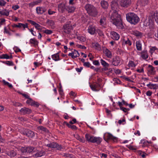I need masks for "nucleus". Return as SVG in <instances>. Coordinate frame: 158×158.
Wrapping results in <instances>:
<instances>
[{
  "instance_id": "1",
  "label": "nucleus",
  "mask_w": 158,
  "mask_h": 158,
  "mask_svg": "<svg viewBox=\"0 0 158 158\" xmlns=\"http://www.w3.org/2000/svg\"><path fill=\"white\" fill-rule=\"evenodd\" d=\"M117 3L115 1L112 2L111 8L112 10L111 11V14L110 16V21L115 25L118 28H121L123 26L121 19V16L117 10H115L117 6Z\"/></svg>"
},
{
  "instance_id": "2",
  "label": "nucleus",
  "mask_w": 158,
  "mask_h": 158,
  "mask_svg": "<svg viewBox=\"0 0 158 158\" xmlns=\"http://www.w3.org/2000/svg\"><path fill=\"white\" fill-rule=\"evenodd\" d=\"M127 20L131 24L135 25L139 23L140 19L136 14L130 12L126 15Z\"/></svg>"
},
{
  "instance_id": "3",
  "label": "nucleus",
  "mask_w": 158,
  "mask_h": 158,
  "mask_svg": "<svg viewBox=\"0 0 158 158\" xmlns=\"http://www.w3.org/2000/svg\"><path fill=\"white\" fill-rule=\"evenodd\" d=\"M85 8L89 15L95 17L98 15L97 10L93 5L90 4H86L85 6Z\"/></svg>"
},
{
  "instance_id": "4",
  "label": "nucleus",
  "mask_w": 158,
  "mask_h": 158,
  "mask_svg": "<svg viewBox=\"0 0 158 158\" xmlns=\"http://www.w3.org/2000/svg\"><path fill=\"white\" fill-rule=\"evenodd\" d=\"M85 138L86 140L88 142L92 143H96L97 144H100L102 141V139L99 137H94L86 134L85 135Z\"/></svg>"
},
{
  "instance_id": "5",
  "label": "nucleus",
  "mask_w": 158,
  "mask_h": 158,
  "mask_svg": "<svg viewBox=\"0 0 158 158\" xmlns=\"http://www.w3.org/2000/svg\"><path fill=\"white\" fill-rule=\"evenodd\" d=\"M75 26V24L72 26L70 21L67 22L63 25L62 30L65 33L69 34L70 33L71 31L73 30V27Z\"/></svg>"
},
{
  "instance_id": "6",
  "label": "nucleus",
  "mask_w": 158,
  "mask_h": 158,
  "mask_svg": "<svg viewBox=\"0 0 158 158\" xmlns=\"http://www.w3.org/2000/svg\"><path fill=\"white\" fill-rule=\"evenodd\" d=\"M122 59L119 56L113 58L111 60V64L114 66H118L122 64Z\"/></svg>"
},
{
  "instance_id": "7",
  "label": "nucleus",
  "mask_w": 158,
  "mask_h": 158,
  "mask_svg": "<svg viewBox=\"0 0 158 158\" xmlns=\"http://www.w3.org/2000/svg\"><path fill=\"white\" fill-rule=\"evenodd\" d=\"M121 41L123 46L125 45L130 46L132 44L131 42L127 37H123L121 38Z\"/></svg>"
},
{
  "instance_id": "8",
  "label": "nucleus",
  "mask_w": 158,
  "mask_h": 158,
  "mask_svg": "<svg viewBox=\"0 0 158 158\" xmlns=\"http://www.w3.org/2000/svg\"><path fill=\"white\" fill-rule=\"evenodd\" d=\"M96 27L95 25H91L88 27V32L91 35H94L96 33Z\"/></svg>"
},
{
  "instance_id": "9",
  "label": "nucleus",
  "mask_w": 158,
  "mask_h": 158,
  "mask_svg": "<svg viewBox=\"0 0 158 158\" xmlns=\"http://www.w3.org/2000/svg\"><path fill=\"white\" fill-rule=\"evenodd\" d=\"M131 0H119V3L123 7H127L130 4Z\"/></svg>"
},
{
  "instance_id": "10",
  "label": "nucleus",
  "mask_w": 158,
  "mask_h": 158,
  "mask_svg": "<svg viewBox=\"0 0 158 158\" xmlns=\"http://www.w3.org/2000/svg\"><path fill=\"white\" fill-rule=\"evenodd\" d=\"M20 113L23 115L26 114H30L31 112V110L28 108L24 107L22 108L20 110Z\"/></svg>"
},
{
  "instance_id": "11",
  "label": "nucleus",
  "mask_w": 158,
  "mask_h": 158,
  "mask_svg": "<svg viewBox=\"0 0 158 158\" xmlns=\"http://www.w3.org/2000/svg\"><path fill=\"white\" fill-rule=\"evenodd\" d=\"M147 70L148 74L154 75L156 73L155 68L150 64L148 65L147 67Z\"/></svg>"
},
{
  "instance_id": "12",
  "label": "nucleus",
  "mask_w": 158,
  "mask_h": 158,
  "mask_svg": "<svg viewBox=\"0 0 158 158\" xmlns=\"http://www.w3.org/2000/svg\"><path fill=\"white\" fill-rule=\"evenodd\" d=\"M24 135L30 138H32L35 136L34 132L28 129H26L23 133Z\"/></svg>"
},
{
  "instance_id": "13",
  "label": "nucleus",
  "mask_w": 158,
  "mask_h": 158,
  "mask_svg": "<svg viewBox=\"0 0 158 158\" xmlns=\"http://www.w3.org/2000/svg\"><path fill=\"white\" fill-rule=\"evenodd\" d=\"M26 103L30 105L34 106L36 107H38L40 105L38 102L33 101L31 98L28 99L26 101Z\"/></svg>"
},
{
  "instance_id": "14",
  "label": "nucleus",
  "mask_w": 158,
  "mask_h": 158,
  "mask_svg": "<svg viewBox=\"0 0 158 158\" xmlns=\"http://www.w3.org/2000/svg\"><path fill=\"white\" fill-rule=\"evenodd\" d=\"M103 51L104 54L107 58H111L112 57V52L108 49L105 48L103 49Z\"/></svg>"
},
{
  "instance_id": "15",
  "label": "nucleus",
  "mask_w": 158,
  "mask_h": 158,
  "mask_svg": "<svg viewBox=\"0 0 158 158\" xmlns=\"http://www.w3.org/2000/svg\"><path fill=\"white\" fill-rule=\"evenodd\" d=\"M111 38L114 40H118L119 38V35L116 32L114 31H111L110 32Z\"/></svg>"
},
{
  "instance_id": "16",
  "label": "nucleus",
  "mask_w": 158,
  "mask_h": 158,
  "mask_svg": "<svg viewBox=\"0 0 158 158\" xmlns=\"http://www.w3.org/2000/svg\"><path fill=\"white\" fill-rule=\"evenodd\" d=\"M6 154L11 157H14L17 155V153L16 150H11L6 152Z\"/></svg>"
},
{
  "instance_id": "17",
  "label": "nucleus",
  "mask_w": 158,
  "mask_h": 158,
  "mask_svg": "<svg viewBox=\"0 0 158 158\" xmlns=\"http://www.w3.org/2000/svg\"><path fill=\"white\" fill-rule=\"evenodd\" d=\"M90 86L93 91H98L100 90V89L99 88L100 87V85L98 83H96L93 85H90Z\"/></svg>"
},
{
  "instance_id": "18",
  "label": "nucleus",
  "mask_w": 158,
  "mask_h": 158,
  "mask_svg": "<svg viewBox=\"0 0 158 158\" xmlns=\"http://www.w3.org/2000/svg\"><path fill=\"white\" fill-rule=\"evenodd\" d=\"M69 56H71L73 59H75L78 57L80 55L78 51L74 50L72 52L69 53L68 54Z\"/></svg>"
},
{
  "instance_id": "19",
  "label": "nucleus",
  "mask_w": 158,
  "mask_h": 158,
  "mask_svg": "<svg viewBox=\"0 0 158 158\" xmlns=\"http://www.w3.org/2000/svg\"><path fill=\"white\" fill-rule=\"evenodd\" d=\"M36 10L38 14H42L46 11V9L44 7H37L36 9Z\"/></svg>"
},
{
  "instance_id": "20",
  "label": "nucleus",
  "mask_w": 158,
  "mask_h": 158,
  "mask_svg": "<svg viewBox=\"0 0 158 158\" xmlns=\"http://www.w3.org/2000/svg\"><path fill=\"white\" fill-rule=\"evenodd\" d=\"M105 139L107 141L110 139H112L114 140L116 139V138L113 136L111 134L107 133H106L105 135Z\"/></svg>"
},
{
  "instance_id": "21",
  "label": "nucleus",
  "mask_w": 158,
  "mask_h": 158,
  "mask_svg": "<svg viewBox=\"0 0 158 158\" xmlns=\"http://www.w3.org/2000/svg\"><path fill=\"white\" fill-rule=\"evenodd\" d=\"M59 52H58L52 55V58L53 60L56 61L60 60L61 59L59 56Z\"/></svg>"
},
{
  "instance_id": "22",
  "label": "nucleus",
  "mask_w": 158,
  "mask_h": 158,
  "mask_svg": "<svg viewBox=\"0 0 158 158\" xmlns=\"http://www.w3.org/2000/svg\"><path fill=\"white\" fill-rule=\"evenodd\" d=\"M141 56L143 59L146 60L148 57V53L146 50H144L141 53Z\"/></svg>"
},
{
  "instance_id": "23",
  "label": "nucleus",
  "mask_w": 158,
  "mask_h": 158,
  "mask_svg": "<svg viewBox=\"0 0 158 158\" xmlns=\"http://www.w3.org/2000/svg\"><path fill=\"white\" fill-rule=\"evenodd\" d=\"M76 9V7L74 6H69L67 7L66 10L69 13H73L75 11Z\"/></svg>"
},
{
  "instance_id": "24",
  "label": "nucleus",
  "mask_w": 158,
  "mask_h": 158,
  "mask_svg": "<svg viewBox=\"0 0 158 158\" xmlns=\"http://www.w3.org/2000/svg\"><path fill=\"white\" fill-rule=\"evenodd\" d=\"M138 3L143 6L147 5L149 3L148 0H139Z\"/></svg>"
},
{
  "instance_id": "25",
  "label": "nucleus",
  "mask_w": 158,
  "mask_h": 158,
  "mask_svg": "<svg viewBox=\"0 0 158 158\" xmlns=\"http://www.w3.org/2000/svg\"><path fill=\"white\" fill-rule=\"evenodd\" d=\"M45 154V151H44L41 150L37 152L34 154V156L36 157H40L44 155Z\"/></svg>"
},
{
  "instance_id": "26",
  "label": "nucleus",
  "mask_w": 158,
  "mask_h": 158,
  "mask_svg": "<svg viewBox=\"0 0 158 158\" xmlns=\"http://www.w3.org/2000/svg\"><path fill=\"white\" fill-rule=\"evenodd\" d=\"M65 9V6L64 4L61 3L58 6V10L60 12H63Z\"/></svg>"
},
{
  "instance_id": "27",
  "label": "nucleus",
  "mask_w": 158,
  "mask_h": 158,
  "mask_svg": "<svg viewBox=\"0 0 158 158\" xmlns=\"http://www.w3.org/2000/svg\"><path fill=\"white\" fill-rule=\"evenodd\" d=\"M135 45L138 51H141L142 49V44L141 42L139 41H136L135 43Z\"/></svg>"
},
{
  "instance_id": "28",
  "label": "nucleus",
  "mask_w": 158,
  "mask_h": 158,
  "mask_svg": "<svg viewBox=\"0 0 158 158\" xmlns=\"http://www.w3.org/2000/svg\"><path fill=\"white\" fill-rule=\"evenodd\" d=\"M99 23L101 26L105 27L106 24V18L104 17H102L100 20Z\"/></svg>"
},
{
  "instance_id": "29",
  "label": "nucleus",
  "mask_w": 158,
  "mask_h": 158,
  "mask_svg": "<svg viewBox=\"0 0 158 158\" xmlns=\"http://www.w3.org/2000/svg\"><path fill=\"white\" fill-rule=\"evenodd\" d=\"M10 10H7L6 9H4L2 10V15L8 16L10 14Z\"/></svg>"
},
{
  "instance_id": "30",
  "label": "nucleus",
  "mask_w": 158,
  "mask_h": 158,
  "mask_svg": "<svg viewBox=\"0 0 158 158\" xmlns=\"http://www.w3.org/2000/svg\"><path fill=\"white\" fill-rule=\"evenodd\" d=\"M101 4L102 7L105 9L107 8L108 6V2L104 0L101 1Z\"/></svg>"
},
{
  "instance_id": "31",
  "label": "nucleus",
  "mask_w": 158,
  "mask_h": 158,
  "mask_svg": "<svg viewBox=\"0 0 158 158\" xmlns=\"http://www.w3.org/2000/svg\"><path fill=\"white\" fill-rule=\"evenodd\" d=\"M55 148H56L57 150L60 151H63L64 149L63 147L61 145L57 143H56Z\"/></svg>"
},
{
  "instance_id": "32",
  "label": "nucleus",
  "mask_w": 158,
  "mask_h": 158,
  "mask_svg": "<svg viewBox=\"0 0 158 158\" xmlns=\"http://www.w3.org/2000/svg\"><path fill=\"white\" fill-rule=\"evenodd\" d=\"M19 28H23V30H24L25 29V28H27L28 29V24L27 23H26L25 24L22 23H19Z\"/></svg>"
},
{
  "instance_id": "33",
  "label": "nucleus",
  "mask_w": 158,
  "mask_h": 158,
  "mask_svg": "<svg viewBox=\"0 0 158 158\" xmlns=\"http://www.w3.org/2000/svg\"><path fill=\"white\" fill-rule=\"evenodd\" d=\"M30 42L34 46L37 45L38 44V41L35 38L31 39L30 40Z\"/></svg>"
},
{
  "instance_id": "34",
  "label": "nucleus",
  "mask_w": 158,
  "mask_h": 158,
  "mask_svg": "<svg viewBox=\"0 0 158 158\" xmlns=\"http://www.w3.org/2000/svg\"><path fill=\"white\" fill-rule=\"evenodd\" d=\"M100 61L101 63L103 66L104 67H108L109 66V64L103 59H101Z\"/></svg>"
},
{
  "instance_id": "35",
  "label": "nucleus",
  "mask_w": 158,
  "mask_h": 158,
  "mask_svg": "<svg viewBox=\"0 0 158 158\" xmlns=\"http://www.w3.org/2000/svg\"><path fill=\"white\" fill-rule=\"evenodd\" d=\"M126 147L128 148L130 150L135 151L137 149V147L135 146H132L131 145H127Z\"/></svg>"
},
{
  "instance_id": "36",
  "label": "nucleus",
  "mask_w": 158,
  "mask_h": 158,
  "mask_svg": "<svg viewBox=\"0 0 158 158\" xmlns=\"http://www.w3.org/2000/svg\"><path fill=\"white\" fill-rule=\"evenodd\" d=\"M136 65V64L132 60L129 61L127 66L129 67L134 68Z\"/></svg>"
},
{
  "instance_id": "37",
  "label": "nucleus",
  "mask_w": 158,
  "mask_h": 158,
  "mask_svg": "<svg viewBox=\"0 0 158 158\" xmlns=\"http://www.w3.org/2000/svg\"><path fill=\"white\" fill-rule=\"evenodd\" d=\"M75 137L77 140L82 143H84L85 142V139L84 137H81L78 135H76Z\"/></svg>"
},
{
  "instance_id": "38",
  "label": "nucleus",
  "mask_w": 158,
  "mask_h": 158,
  "mask_svg": "<svg viewBox=\"0 0 158 158\" xmlns=\"http://www.w3.org/2000/svg\"><path fill=\"white\" fill-rule=\"evenodd\" d=\"M133 34L137 37H141L142 35V33L139 31H133Z\"/></svg>"
},
{
  "instance_id": "39",
  "label": "nucleus",
  "mask_w": 158,
  "mask_h": 158,
  "mask_svg": "<svg viewBox=\"0 0 158 158\" xmlns=\"http://www.w3.org/2000/svg\"><path fill=\"white\" fill-rule=\"evenodd\" d=\"M64 123L69 127L71 128L72 129L76 130L77 129V127L76 126L70 125L66 122H64Z\"/></svg>"
},
{
  "instance_id": "40",
  "label": "nucleus",
  "mask_w": 158,
  "mask_h": 158,
  "mask_svg": "<svg viewBox=\"0 0 158 158\" xmlns=\"http://www.w3.org/2000/svg\"><path fill=\"white\" fill-rule=\"evenodd\" d=\"M26 152L29 153L33 151L34 148L31 147H26Z\"/></svg>"
},
{
  "instance_id": "41",
  "label": "nucleus",
  "mask_w": 158,
  "mask_h": 158,
  "mask_svg": "<svg viewBox=\"0 0 158 158\" xmlns=\"http://www.w3.org/2000/svg\"><path fill=\"white\" fill-rule=\"evenodd\" d=\"M56 143V142L50 143L46 145V146L51 148H55Z\"/></svg>"
},
{
  "instance_id": "42",
  "label": "nucleus",
  "mask_w": 158,
  "mask_h": 158,
  "mask_svg": "<svg viewBox=\"0 0 158 158\" xmlns=\"http://www.w3.org/2000/svg\"><path fill=\"white\" fill-rule=\"evenodd\" d=\"M38 129L39 130H41L42 131L47 132H48V130H47V129L45 127H43L42 126H39L38 127Z\"/></svg>"
},
{
  "instance_id": "43",
  "label": "nucleus",
  "mask_w": 158,
  "mask_h": 158,
  "mask_svg": "<svg viewBox=\"0 0 158 158\" xmlns=\"http://www.w3.org/2000/svg\"><path fill=\"white\" fill-rule=\"evenodd\" d=\"M77 38L81 42H85L86 40L85 38L82 36H78L77 37Z\"/></svg>"
},
{
  "instance_id": "44",
  "label": "nucleus",
  "mask_w": 158,
  "mask_h": 158,
  "mask_svg": "<svg viewBox=\"0 0 158 158\" xmlns=\"http://www.w3.org/2000/svg\"><path fill=\"white\" fill-rule=\"evenodd\" d=\"M147 86L151 89H156V84H153L150 83L148 84Z\"/></svg>"
},
{
  "instance_id": "45",
  "label": "nucleus",
  "mask_w": 158,
  "mask_h": 158,
  "mask_svg": "<svg viewBox=\"0 0 158 158\" xmlns=\"http://www.w3.org/2000/svg\"><path fill=\"white\" fill-rule=\"evenodd\" d=\"M10 57L6 54H3L0 56V59H9Z\"/></svg>"
},
{
  "instance_id": "46",
  "label": "nucleus",
  "mask_w": 158,
  "mask_h": 158,
  "mask_svg": "<svg viewBox=\"0 0 158 158\" xmlns=\"http://www.w3.org/2000/svg\"><path fill=\"white\" fill-rule=\"evenodd\" d=\"M3 82L5 85L8 86L9 87L11 88L13 87L12 85L8 82L6 81L5 80H3Z\"/></svg>"
},
{
  "instance_id": "47",
  "label": "nucleus",
  "mask_w": 158,
  "mask_h": 158,
  "mask_svg": "<svg viewBox=\"0 0 158 158\" xmlns=\"http://www.w3.org/2000/svg\"><path fill=\"white\" fill-rule=\"evenodd\" d=\"M43 32L47 34H51L52 33V31L50 30L46 29L44 30H43Z\"/></svg>"
},
{
  "instance_id": "48",
  "label": "nucleus",
  "mask_w": 158,
  "mask_h": 158,
  "mask_svg": "<svg viewBox=\"0 0 158 158\" xmlns=\"http://www.w3.org/2000/svg\"><path fill=\"white\" fill-rule=\"evenodd\" d=\"M38 60H36V62H34V64L35 65V67L36 68V67H38L40 66L41 65L42 63H40V62H38Z\"/></svg>"
},
{
  "instance_id": "49",
  "label": "nucleus",
  "mask_w": 158,
  "mask_h": 158,
  "mask_svg": "<svg viewBox=\"0 0 158 158\" xmlns=\"http://www.w3.org/2000/svg\"><path fill=\"white\" fill-rule=\"evenodd\" d=\"M154 18L156 22L158 25V12L154 13Z\"/></svg>"
},
{
  "instance_id": "50",
  "label": "nucleus",
  "mask_w": 158,
  "mask_h": 158,
  "mask_svg": "<svg viewBox=\"0 0 158 158\" xmlns=\"http://www.w3.org/2000/svg\"><path fill=\"white\" fill-rule=\"evenodd\" d=\"M97 32L100 36H103L104 35V33L101 30L97 29Z\"/></svg>"
},
{
  "instance_id": "51",
  "label": "nucleus",
  "mask_w": 158,
  "mask_h": 158,
  "mask_svg": "<svg viewBox=\"0 0 158 158\" xmlns=\"http://www.w3.org/2000/svg\"><path fill=\"white\" fill-rule=\"evenodd\" d=\"M35 27L38 30H41L43 27L40 25L39 24L36 23L35 26Z\"/></svg>"
},
{
  "instance_id": "52",
  "label": "nucleus",
  "mask_w": 158,
  "mask_h": 158,
  "mask_svg": "<svg viewBox=\"0 0 158 158\" xmlns=\"http://www.w3.org/2000/svg\"><path fill=\"white\" fill-rule=\"evenodd\" d=\"M93 46L96 49H98L100 48V45L97 43L93 44Z\"/></svg>"
},
{
  "instance_id": "53",
  "label": "nucleus",
  "mask_w": 158,
  "mask_h": 158,
  "mask_svg": "<svg viewBox=\"0 0 158 158\" xmlns=\"http://www.w3.org/2000/svg\"><path fill=\"white\" fill-rule=\"evenodd\" d=\"M61 86L60 85V89L59 90V94L61 96H63L64 95L63 90L61 88Z\"/></svg>"
},
{
  "instance_id": "54",
  "label": "nucleus",
  "mask_w": 158,
  "mask_h": 158,
  "mask_svg": "<svg viewBox=\"0 0 158 158\" xmlns=\"http://www.w3.org/2000/svg\"><path fill=\"white\" fill-rule=\"evenodd\" d=\"M48 24H49V25L51 27H54V26L55 23L52 20H49L48 21Z\"/></svg>"
},
{
  "instance_id": "55",
  "label": "nucleus",
  "mask_w": 158,
  "mask_h": 158,
  "mask_svg": "<svg viewBox=\"0 0 158 158\" xmlns=\"http://www.w3.org/2000/svg\"><path fill=\"white\" fill-rule=\"evenodd\" d=\"M34 28L33 27L32 28L30 29L29 28H28V30L31 33V34L34 36H35L36 35V32L35 31H33Z\"/></svg>"
},
{
  "instance_id": "56",
  "label": "nucleus",
  "mask_w": 158,
  "mask_h": 158,
  "mask_svg": "<svg viewBox=\"0 0 158 158\" xmlns=\"http://www.w3.org/2000/svg\"><path fill=\"white\" fill-rule=\"evenodd\" d=\"M122 77L123 78V79H124V80H126L127 81L130 82H133V81L130 79L128 77H126V76H123Z\"/></svg>"
},
{
  "instance_id": "57",
  "label": "nucleus",
  "mask_w": 158,
  "mask_h": 158,
  "mask_svg": "<svg viewBox=\"0 0 158 158\" xmlns=\"http://www.w3.org/2000/svg\"><path fill=\"white\" fill-rule=\"evenodd\" d=\"M6 4V2L4 0H0V6H4Z\"/></svg>"
},
{
  "instance_id": "58",
  "label": "nucleus",
  "mask_w": 158,
  "mask_h": 158,
  "mask_svg": "<svg viewBox=\"0 0 158 158\" xmlns=\"http://www.w3.org/2000/svg\"><path fill=\"white\" fill-rule=\"evenodd\" d=\"M157 48L156 47H153L150 48V52L152 54L154 51L156 50Z\"/></svg>"
},
{
  "instance_id": "59",
  "label": "nucleus",
  "mask_w": 158,
  "mask_h": 158,
  "mask_svg": "<svg viewBox=\"0 0 158 158\" xmlns=\"http://www.w3.org/2000/svg\"><path fill=\"white\" fill-rule=\"evenodd\" d=\"M6 20L3 18L0 19V25L5 24Z\"/></svg>"
},
{
  "instance_id": "60",
  "label": "nucleus",
  "mask_w": 158,
  "mask_h": 158,
  "mask_svg": "<svg viewBox=\"0 0 158 158\" xmlns=\"http://www.w3.org/2000/svg\"><path fill=\"white\" fill-rule=\"evenodd\" d=\"M21 152L23 153L26 152V149L25 147H21L20 148Z\"/></svg>"
},
{
  "instance_id": "61",
  "label": "nucleus",
  "mask_w": 158,
  "mask_h": 158,
  "mask_svg": "<svg viewBox=\"0 0 158 158\" xmlns=\"http://www.w3.org/2000/svg\"><path fill=\"white\" fill-rule=\"evenodd\" d=\"M4 63L8 65H13V63L11 61H6L4 62Z\"/></svg>"
},
{
  "instance_id": "62",
  "label": "nucleus",
  "mask_w": 158,
  "mask_h": 158,
  "mask_svg": "<svg viewBox=\"0 0 158 158\" xmlns=\"http://www.w3.org/2000/svg\"><path fill=\"white\" fill-rule=\"evenodd\" d=\"M19 8V6L17 5H13L12 7V8L15 10H16Z\"/></svg>"
},
{
  "instance_id": "63",
  "label": "nucleus",
  "mask_w": 158,
  "mask_h": 158,
  "mask_svg": "<svg viewBox=\"0 0 158 158\" xmlns=\"http://www.w3.org/2000/svg\"><path fill=\"white\" fill-rule=\"evenodd\" d=\"M13 105L15 106H22V104L19 102H15L13 103Z\"/></svg>"
},
{
  "instance_id": "64",
  "label": "nucleus",
  "mask_w": 158,
  "mask_h": 158,
  "mask_svg": "<svg viewBox=\"0 0 158 158\" xmlns=\"http://www.w3.org/2000/svg\"><path fill=\"white\" fill-rule=\"evenodd\" d=\"M4 33H6L8 34L9 35H11L9 31L6 29V27H4V31H3Z\"/></svg>"
}]
</instances>
